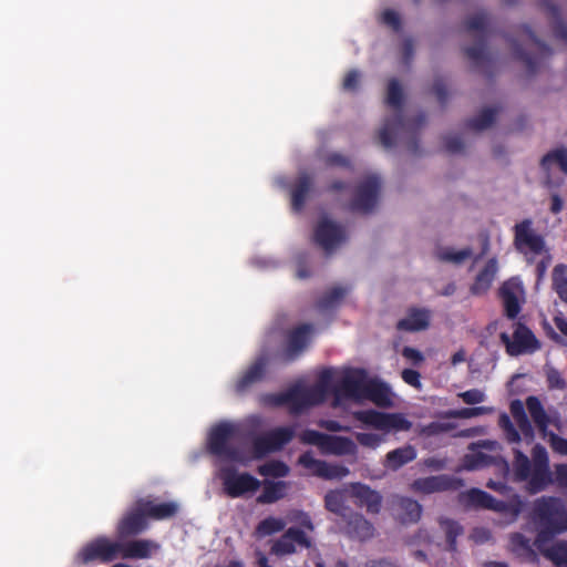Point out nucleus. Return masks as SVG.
Wrapping results in <instances>:
<instances>
[{"label":"nucleus","instance_id":"1","mask_svg":"<svg viewBox=\"0 0 567 567\" xmlns=\"http://www.w3.org/2000/svg\"><path fill=\"white\" fill-rule=\"evenodd\" d=\"M332 396V405L338 406L344 399H354V369L343 374L334 369H323L316 383L311 386L296 384L287 390L291 414H300L305 410L319 405Z\"/></svg>","mask_w":567,"mask_h":567},{"label":"nucleus","instance_id":"2","mask_svg":"<svg viewBox=\"0 0 567 567\" xmlns=\"http://www.w3.org/2000/svg\"><path fill=\"white\" fill-rule=\"evenodd\" d=\"M386 103L394 109V114L388 117L379 131V141L385 148L393 147L398 141H404L409 151L419 153L420 130L425 125L426 116L420 112L412 118H405L402 114L403 91L396 79L388 84Z\"/></svg>","mask_w":567,"mask_h":567},{"label":"nucleus","instance_id":"3","mask_svg":"<svg viewBox=\"0 0 567 567\" xmlns=\"http://www.w3.org/2000/svg\"><path fill=\"white\" fill-rule=\"evenodd\" d=\"M158 549L159 545L147 538L121 542L107 536H97L82 546L76 554V561L81 565H90L110 564L118 558L148 559Z\"/></svg>","mask_w":567,"mask_h":567},{"label":"nucleus","instance_id":"4","mask_svg":"<svg viewBox=\"0 0 567 567\" xmlns=\"http://www.w3.org/2000/svg\"><path fill=\"white\" fill-rule=\"evenodd\" d=\"M530 518L537 527L536 547L542 550V544L548 543L556 535L567 530V509L560 498L542 496L532 508Z\"/></svg>","mask_w":567,"mask_h":567},{"label":"nucleus","instance_id":"5","mask_svg":"<svg viewBox=\"0 0 567 567\" xmlns=\"http://www.w3.org/2000/svg\"><path fill=\"white\" fill-rule=\"evenodd\" d=\"M517 38L506 35L514 56L523 62L529 74H535L543 59L551 54V49L527 24H522L516 30Z\"/></svg>","mask_w":567,"mask_h":567},{"label":"nucleus","instance_id":"6","mask_svg":"<svg viewBox=\"0 0 567 567\" xmlns=\"http://www.w3.org/2000/svg\"><path fill=\"white\" fill-rule=\"evenodd\" d=\"M369 401L380 409L394 406L391 386L378 377H369L365 369L357 368V403Z\"/></svg>","mask_w":567,"mask_h":567},{"label":"nucleus","instance_id":"7","mask_svg":"<svg viewBox=\"0 0 567 567\" xmlns=\"http://www.w3.org/2000/svg\"><path fill=\"white\" fill-rule=\"evenodd\" d=\"M499 338L505 346L507 354L511 357L534 353L542 348V343L534 332L520 320L514 323L512 337L506 332H502Z\"/></svg>","mask_w":567,"mask_h":567},{"label":"nucleus","instance_id":"8","mask_svg":"<svg viewBox=\"0 0 567 567\" xmlns=\"http://www.w3.org/2000/svg\"><path fill=\"white\" fill-rule=\"evenodd\" d=\"M312 240L326 255L333 254L346 240V227L328 217H321L315 226Z\"/></svg>","mask_w":567,"mask_h":567},{"label":"nucleus","instance_id":"9","mask_svg":"<svg viewBox=\"0 0 567 567\" xmlns=\"http://www.w3.org/2000/svg\"><path fill=\"white\" fill-rule=\"evenodd\" d=\"M533 470L527 478L526 489L529 494H537L545 491L549 485L555 484L549 467V457L546 449L536 444L532 450Z\"/></svg>","mask_w":567,"mask_h":567},{"label":"nucleus","instance_id":"10","mask_svg":"<svg viewBox=\"0 0 567 567\" xmlns=\"http://www.w3.org/2000/svg\"><path fill=\"white\" fill-rule=\"evenodd\" d=\"M301 443L317 446L322 454L344 455L354 451V442L348 437L329 435L316 430H305Z\"/></svg>","mask_w":567,"mask_h":567},{"label":"nucleus","instance_id":"11","mask_svg":"<svg viewBox=\"0 0 567 567\" xmlns=\"http://www.w3.org/2000/svg\"><path fill=\"white\" fill-rule=\"evenodd\" d=\"M223 489L231 498H238L247 493H255L260 487V481L251 474L238 473L234 466H224L219 470Z\"/></svg>","mask_w":567,"mask_h":567},{"label":"nucleus","instance_id":"12","mask_svg":"<svg viewBox=\"0 0 567 567\" xmlns=\"http://www.w3.org/2000/svg\"><path fill=\"white\" fill-rule=\"evenodd\" d=\"M357 421L385 433L409 431L412 427V422L402 413H385L372 409L357 411Z\"/></svg>","mask_w":567,"mask_h":567},{"label":"nucleus","instance_id":"13","mask_svg":"<svg viewBox=\"0 0 567 567\" xmlns=\"http://www.w3.org/2000/svg\"><path fill=\"white\" fill-rule=\"evenodd\" d=\"M464 25L466 31L480 34V39L474 45L464 48V54L475 66H481L487 61L486 31L488 17L485 12L472 14L465 19Z\"/></svg>","mask_w":567,"mask_h":567},{"label":"nucleus","instance_id":"14","mask_svg":"<svg viewBox=\"0 0 567 567\" xmlns=\"http://www.w3.org/2000/svg\"><path fill=\"white\" fill-rule=\"evenodd\" d=\"M236 429L233 424L223 422L214 426L208 435V451L210 454L230 461H239V452L230 445Z\"/></svg>","mask_w":567,"mask_h":567},{"label":"nucleus","instance_id":"15","mask_svg":"<svg viewBox=\"0 0 567 567\" xmlns=\"http://www.w3.org/2000/svg\"><path fill=\"white\" fill-rule=\"evenodd\" d=\"M514 247L525 256H537L546 251L545 239L535 231L532 219H524L514 226Z\"/></svg>","mask_w":567,"mask_h":567},{"label":"nucleus","instance_id":"16","mask_svg":"<svg viewBox=\"0 0 567 567\" xmlns=\"http://www.w3.org/2000/svg\"><path fill=\"white\" fill-rule=\"evenodd\" d=\"M295 436V430L289 426H280L258 435L252 440V453L255 458H262L269 453L280 451Z\"/></svg>","mask_w":567,"mask_h":567},{"label":"nucleus","instance_id":"17","mask_svg":"<svg viewBox=\"0 0 567 567\" xmlns=\"http://www.w3.org/2000/svg\"><path fill=\"white\" fill-rule=\"evenodd\" d=\"M148 528L147 515L141 505L140 499L134 508L128 511L116 525V535L118 540L128 542L131 537H135L144 533Z\"/></svg>","mask_w":567,"mask_h":567},{"label":"nucleus","instance_id":"18","mask_svg":"<svg viewBox=\"0 0 567 567\" xmlns=\"http://www.w3.org/2000/svg\"><path fill=\"white\" fill-rule=\"evenodd\" d=\"M354 502V484H349L342 489L329 491L324 496L326 508L341 517L349 525L353 519V511L350 503Z\"/></svg>","mask_w":567,"mask_h":567},{"label":"nucleus","instance_id":"19","mask_svg":"<svg viewBox=\"0 0 567 567\" xmlns=\"http://www.w3.org/2000/svg\"><path fill=\"white\" fill-rule=\"evenodd\" d=\"M311 331L310 323H302L291 329L287 333L286 347L282 352L278 353V359L284 363L295 361L307 348Z\"/></svg>","mask_w":567,"mask_h":567},{"label":"nucleus","instance_id":"20","mask_svg":"<svg viewBox=\"0 0 567 567\" xmlns=\"http://www.w3.org/2000/svg\"><path fill=\"white\" fill-rule=\"evenodd\" d=\"M381 179L377 175L357 182V214H369L378 204Z\"/></svg>","mask_w":567,"mask_h":567},{"label":"nucleus","instance_id":"21","mask_svg":"<svg viewBox=\"0 0 567 567\" xmlns=\"http://www.w3.org/2000/svg\"><path fill=\"white\" fill-rule=\"evenodd\" d=\"M297 547L310 548L311 539L299 527H289L271 546V554L276 556L291 555L297 551Z\"/></svg>","mask_w":567,"mask_h":567},{"label":"nucleus","instance_id":"22","mask_svg":"<svg viewBox=\"0 0 567 567\" xmlns=\"http://www.w3.org/2000/svg\"><path fill=\"white\" fill-rule=\"evenodd\" d=\"M298 464L309 470L312 475L323 480L342 478L349 474V470L344 466L315 458L310 451L299 456Z\"/></svg>","mask_w":567,"mask_h":567},{"label":"nucleus","instance_id":"23","mask_svg":"<svg viewBox=\"0 0 567 567\" xmlns=\"http://www.w3.org/2000/svg\"><path fill=\"white\" fill-rule=\"evenodd\" d=\"M463 485L461 478L451 475H437L416 478L412 483V489L423 494L443 491H456Z\"/></svg>","mask_w":567,"mask_h":567},{"label":"nucleus","instance_id":"24","mask_svg":"<svg viewBox=\"0 0 567 567\" xmlns=\"http://www.w3.org/2000/svg\"><path fill=\"white\" fill-rule=\"evenodd\" d=\"M269 357L266 352L260 353L249 368L243 373L235 384L237 393L246 392L251 385L260 382L266 374Z\"/></svg>","mask_w":567,"mask_h":567},{"label":"nucleus","instance_id":"25","mask_svg":"<svg viewBox=\"0 0 567 567\" xmlns=\"http://www.w3.org/2000/svg\"><path fill=\"white\" fill-rule=\"evenodd\" d=\"M431 311L426 308L411 307L406 311V316L400 319L395 328L398 331L420 332L430 327Z\"/></svg>","mask_w":567,"mask_h":567},{"label":"nucleus","instance_id":"26","mask_svg":"<svg viewBox=\"0 0 567 567\" xmlns=\"http://www.w3.org/2000/svg\"><path fill=\"white\" fill-rule=\"evenodd\" d=\"M313 189V178L306 172L300 173L290 187L291 209L300 213L306 206L309 194Z\"/></svg>","mask_w":567,"mask_h":567},{"label":"nucleus","instance_id":"27","mask_svg":"<svg viewBox=\"0 0 567 567\" xmlns=\"http://www.w3.org/2000/svg\"><path fill=\"white\" fill-rule=\"evenodd\" d=\"M357 506L365 507L370 514H378L382 506V496L369 486L357 482Z\"/></svg>","mask_w":567,"mask_h":567},{"label":"nucleus","instance_id":"28","mask_svg":"<svg viewBox=\"0 0 567 567\" xmlns=\"http://www.w3.org/2000/svg\"><path fill=\"white\" fill-rule=\"evenodd\" d=\"M497 272V260L495 258H491L484 266V268L477 274L472 287L471 292L473 295H482L486 292L496 276Z\"/></svg>","mask_w":567,"mask_h":567},{"label":"nucleus","instance_id":"29","mask_svg":"<svg viewBox=\"0 0 567 567\" xmlns=\"http://www.w3.org/2000/svg\"><path fill=\"white\" fill-rule=\"evenodd\" d=\"M416 458V450L413 445L406 444L402 447L390 451L385 456L384 466L398 471L405 464Z\"/></svg>","mask_w":567,"mask_h":567},{"label":"nucleus","instance_id":"30","mask_svg":"<svg viewBox=\"0 0 567 567\" xmlns=\"http://www.w3.org/2000/svg\"><path fill=\"white\" fill-rule=\"evenodd\" d=\"M147 518L163 520L175 516L178 512V505L175 502H165L155 504L152 501L140 499Z\"/></svg>","mask_w":567,"mask_h":567},{"label":"nucleus","instance_id":"31","mask_svg":"<svg viewBox=\"0 0 567 567\" xmlns=\"http://www.w3.org/2000/svg\"><path fill=\"white\" fill-rule=\"evenodd\" d=\"M526 408L529 415L537 426L538 431L545 436L547 435V429L550 424V417L546 413L540 400L535 395H529L526 399Z\"/></svg>","mask_w":567,"mask_h":567},{"label":"nucleus","instance_id":"32","mask_svg":"<svg viewBox=\"0 0 567 567\" xmlns=\"http://www.w3.org/2000/svg\"><path fill=\"white\" fill-rule=\"evenodd\" d=\"M509 547L514 555L526 561L536 563L538 560L537 554L530 545V540L520 533L511 535Z\"/></svg>","mask_w":567,"mask_h":567},{"label":"nucleus","instance_id":"33","mask_svg":"<svg viewBox=\"0 0 567 567\" xmlns=\"http://www.w3.org/2000/svg\"><path fill=\"white\" fill-rule=\"evenodd\" d=\"M288 483L285 481H269L264 482L262 492L257 497L259 504H272L282 499L287 494Z\"/></svg>","mask_w":567,"mask_h":567},{"label":"nucleus","instance_id":"34","mask_svg":"<svg viewBox=\"0 0 567 567\" xmlns=\"http://www.w3.org/2000/svg\"><path fill=\"white\" fill-rule=\"evenodd\" d=\"M499 295L503 301L505 317L515 320L522 310V306L513 287L508 282L504 284L499 289Z\"/></svg>","mask_w":567,"mask_h":567},{"label":"nucleus","instance_id":"35","mask_svg":"<svg viewBox=\"0 0 567 567\" xmlns=\"http://www.w3.org/2000/svg\"><path fill=\"white\" fill-rule=\"evenodd\" d=\"M557 165L564 175H567V148L559 147L549 151L540 159L542 169L549 175L551 166Z\"/></svg>","mask_w":567,"mask_h":567},{"label":"nucleus","instance_id":"36","mask_svg":"<svg viewBox=\"0 0 567 567\" xmlns=\"http://www.w3.org/2000/svg\"><path fill=\"white\" fill-rule=\"evenodd\" d=\"M348 293V289L337 286L328 289L318 300L316 307L320 311H329L336 309L341 305L344 297Z\"/></svg>","mask_w":567,"mask_h":567},{"label":"nucleus","instance_id":"37","mask_svg":"<svg viewBox=\"0 0 567 567\" xmlns=\"http://www.w3.org/2000/svg\"><path fill=\"white\" fill-rule=\"evenodd\" d=\"M461 502L476 508L488 509V507L492 506L491 504L494 502V496L485 491L472 488L467 493L461 495Z\"/></svg>","mask_w":567,"mask_h":567},{"label":"nucleus","instance_id":"38","mask_svg":"<svg viewBox=\"0 0 567 567\" xmlns=\"http://www.w3.org/2000/svg\"><path fill=\"white\" fill-rule=\"evenodd\" d=\"M497 115L496 107H485L475 117L468 118L465 126L473 131H483L488 128L495 122Z\"/></svg>","mask_w":567,"mask_h":567},{"label":"nucleus","instance_id":"39","mask_svg":"<svg viewBox=\"0 0 567 567\" xmlns=\"http://www.w3.org/2000/svg\"><path fill=\"white\" fill-rule=\"evenodd\" d=\"M543 555L548 558L556 567H567V542L560 540L548 548L542 544Z\"/></svg>","mask_w":567,"mask_h":567},{"label":"nucleus","instance_id":"40","mask_svg":"<svg viewBox=\"0 0 567 567\" xmlns=\"http://www.w3.org/2000/svg\"><path fill=\"white\" fill-rule=\"evenodd\" d=\"M399 507L401 509L400 517L403 523H416L421 518L422 506L419 502L409 497H402L399 501Z\"/></svg>","mask_w":567,"mask_h":567},{"label":"nucleus","instance_id":"41","mask_svg":"<svg viewBox=\"0 0 567 567\" xmlns=\"http://www.w3.org/2000/svg\"><path fill=\"white\" fill-rule=\"evenodd\" d=\"M548 17L551 20V28L555 37L559 40L567 42V24L560 17V10L558 6L547 2L545 4Z\"/></svg>","mask_w":567,"mask_h":567},{"label":"nucleus","instance_id":"42","mask_svg":"<svg viewBox=\"0 0 567 567\" xmlns=\"http://www.w3.org/2000/svg\"><path fill=\"white\" fill-rule=\"evenodd\" d=\"M488 509L495 511L505 515L511 522L515 520L522 512L523 503L519 499L511 502L499 501L494 497V502Z\"/></svg>","mask_w":567,"mask_h":567},{"label":"nucleus","instance_id":"43","mask_svg":"<svg viewBox=\"0 0 567 567\" xmlns=\"http://www.w3.org/2000/svg\"><path fill=\"white\" fill-rule=\"evenodd\" d=\"M440 526L445 533L447 550H456V538L463 534V527L454 519L441 518Z\"/></svg>","mask_w":567,"mask_h":567},{"label":"nucleus","instance_id":"44","mask_svg":"<svg viewBox=\"0 0 567 567\" xmlns=\"http://www.w3.org/2000/svg\"><path fill=\"white\" fill-rule=\"evenodd\" d=\"M553 289L567 303V266L558 264L553 269Z\"/></svg>","mask_w":567,"mask_h":567},{"label":"nucleus","instance_id":"45","mask_svg":"<svg viewBox=\"0 0 567 567\" xmlns=\"http://www.w3.org/2000/svg\"><path fill=\"white\" fill-rule=\"evenodd\" d=\"M533 470V461L530 460L522 452L516 451L515 452V458H514V473L516 476V480L519 482H525L530 476V472Z\"/></svg>","mask_w":567,"mask_h":567},{"label":"nucleus","instance_id":"46","mask_svg":"<svg viewBox=\"0 0 567 567\" xmlns=\"http://www.w3.org/2000/svg\"><path fill=\"white\" fill-rule=\"evenodd\" d=\"M285 522L281 518L269 516L258 523L256 526V535L266 537L284 530Z\"/></svg>","mask_w":567,"mask_h":567},{"label":"nucleus","instance_id":"47","mask_svg":"<svg viewBox=\"0 0 567 567\" xmlns=\"http://www.w3.org/2000/svg\"><path fill=\"white\" fill-rule=\"evenodd\" d=\"M258 473L265 477H285L289 474V466L282 461H270L258 466Z\"/></svg>","mask_w":567,"mask_h":567},{"label":"nucleus","instance_id":"48","mask_svg":"<svg viewBox=\"0 0 567 567\" xmlns=\"http://www.w3.org/2000/svg\"><path fill=\"white\" fill-rule=\"evenodd\" d=\"M472 254H473V251L471 248H464L458 251H454L451 248H444V249H440L436 252V257L441 261L453 262V264L460 265L463 261H465L466 259H468L470 257H472Z\"/></svg>","mask_w":567,"mask_h":567},{"label":"nucleus","instance_id":"49","mask_svg":"<svg viewBox=\"0 0 567 567\" xmlns=\"http://www.w3.org/2000/svg\"><path fill=\"white\" fill-rule=\"evenodd\" d=\"M498 424L504 430L506 440L509 443L520 442V433L506 413L499 416Z\"/></svg>","mask_w":567,"mask_h":567},{"label":"nucleus","instance_id":"50","mask_svg":"<svg viewBox=\"0 0 567 567\" xmlns=\"http://www.w3.org/2000/svg\"><path fill=\"white\" fill-rule=\"evenodd\" d=\"M323 162L326 166L332 168H350L351 158L338 152H330L324 155Z\"/></svg>","mask_w":567,"mask_h":567},{"label":"nucleus","instance_id":"51","mask_svg":"<svg viewBox=\"0 0 567 567\" xmlns=\"http://www.w3.org/2000/svg\"><path fill=\"white\" fill-rule=\"evenodd\" d=\"M546 381L549 390H564L567 386L561 373L555 368L546 370Z\"/></svg>","mask_w":567,"mask_h":567},{"label":"nucleus","instance_id":"52","mask_svg":"<svg viewBox=\"0 0 567 567\" xmlns=\"http://www.w3.org/2000/svg\"><path fill=\"white\" fill-rule=\"evenodd\" d=\"M489 411L486 406H473V408H463L460 410H454L447 413L451 417L456 419H471L478 415L486 414Z\"/></svg>","mask_w":567,"mask_h":567},{"label":"nucleus","instance_id":"53","mask_svg":"<svg viewBox=\"0 0 567 567\" xmlns=\"http://www.w3.org/2000/svg\"><path fill=\"white\" fill-rule=\"evenodd\" d=\"M452 430V425L447 423L441 422H431L426 425H423L420 434L424 436H436L442 433H446Z\"/></svg>","mask_w":567,"mask_h":567},{"label":"nucleus","instance_id":"54","mask_svg":"<svg viewBox=\"0 0 567 567\" xmlns=\"http://www.w3.org/2000/svg\"><path fill=\"white\" fill-rule=\"evenodd\" d=\"M374 527L364 517L357 514V538L360 540L369 539L373 536Z\"/></svg>","mask_w":567,"mask_h":567},{"label":"nucleus","instance_id":"55","mask_svg":"<svg viewBox=\"0 0 567 567\" xmlns=\"http://www.w3.org/2000/svg\"><path fill=\"white\" fill-rule=\"evenodd\" d=\"M382 442H384V435L377 433H357V443L363 446L375 449Z\"/></svg>","mask_w":567,"mask_h":567},{"label":"nucleus","instance_id":"56","mask_svg":"<svg viewBox=\"0 0 567 567\" xmlns=\"http://www.w3.org/2000/svg\"><path fill=\"white\" fill-rule=\"evenodd\" d=\"M445 151L450 154L461 153L464 148L463 141L457 135H449L444 137Z\"/></svg>","mask_w":567,"mask_h":567},{"label":"nucleus","instance_id":"57","mask_svg":"<svg viewBox=\"0 0 567 567\" xmlns=\"http://www.w3.org/2000/svg\"><path fill=\"white\" fill-rule=\"evenodd\" d=\"M464 403L468 405L478 404L484 401L485 395L482 391L477 389H471L465 392L458 394Z\"/></svg>","mask_w":567,"mask_h":567},{"label":"nucleus","instance_id":"58","mask_svg":"<svg viewBox=\"0 0 567 567\" xmlns=\"http://www.w3.org/2000/svg\"><path fill=\"white\" fill-rule=\"evenodd\" d=\"M382 22L391 27L395 32L401 30V19L398 12L391 9H386L382 13Z\"/></svg>","mask_w":567,"mask_h":567},{"label":"nucleus","instance_id":"59","mask_svg":"<svg viewBox=\"0 0 567 567\" xmlns=\"http://www.w3.org/2000/svg\"><path fill=\"white\" fill-rule=\"evenodd\" d=\"M401 354L413 365H420L424 361L423 353L420 350L412 347H404L401 351Z\"/></svg>","mask_w":567,"mask_h":567},{"label":"nucleus","instance_id":"60","mask_svg":"<svg viewBox=\"0 0 567 567\" xmlns=\"http://www.w3.org/2000/svg\"><path fill=\"white\" fill-rule=\"evenodd\" d=\"M401 378L406 384H409L415 389L421 388V381H420L421 374L419 371L413 370V369H404L401 372Z\"/></svg>","mask_w":567,"mask_h":567},{"label":"nucleus","instance_id":"61","mask_svg":"<svg viewBox=\"0 0 567 567\" xmlns=\"http://www.w3.org/2000/svg\"><path fill=\"white\" fill-rule=\"evenodd\" d=\"M549 441L551 449L560 454V455H567V439H564L561 436H558L557 434L550 432L549 433Z\"/></svg>","mask_w":567,"mask_h":567},{"label":"nucleus","instance_id":"62","mask_svg":"<svg viewBox=\"0 0 567 567\" xmlns=\"http://www.w3.org/2000/svg\"><path fill=\"white\" fill-rule=\"evenodd\" d=\"M554 475L555 484L561 488H567V464H556Z\"/></svg>","mask_w":567,"mask_h":567},{"label":"nucleus","instance_id":"63","mask_svg":"<svg viewBox=\"0 0 567 567\" xmlns=\"http://www.w3.org/2000/svg\"><path fill=\"white\" fill-rule=\"evenodd\" d=\"M509 410L516 423L528 417L525 412L524 404L519 400L512 401Z\"/></svg>","mask_w":567,"mask_h":567},{"label":"nucleus","instance_id":"64","mask_svg":"<svg viewBox=\"0 0 567 567\" xmlns=\"http://www.w3.org/2000/svg\"><path fill=\"white\" fill-rule=\"evenodd\" d=\"M434 95L441 104H444L447 100V90L444 81L442 79H437L432 87Z\"/></svg>","mask_w":567,"mask_h":567}]
</instances>
